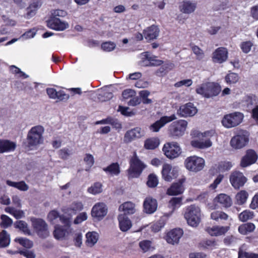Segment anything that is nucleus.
I'll list each match as a JSON object with an SVG mask.
<instances>
[{
	"mask_svg": "<svg viewBox=\"0 0 258 258\" xmlns=\"http://www.w3.org/2000/svg\"><path fill=\"white\" fill-rule=\"evenodd\" d=\"M221 91V86L214 82H207L198 86L196 89L197 94L206 98L218 96Z\"/></svg>",
	"mask_w": 258,
	"mask_h": 258,
	"instance_id": "f257e3e1",
	"label": "nucleus"
},
{
	"mask_svg": "<svg viewBox=\"0 0 258 258\" xmlns=\"http://www.w3.org/2000/svg\"><path fill=\"white\" fill-rule=\"evenodd\" d=\"M201 212L200 208L195 205L187 207L184 213V218L188 224L192 227H197L201 222Z\"/></svg>",
	"mask_w": 258,
	"mask_h": 258,
	"instance_id": "f03ea898",
	"label": "nucleus"
},
{
	"mask_svg": "<svg viewBox=\"0 0 258 258\" xmlns=\"http://www.w3.org/2000/svg\"><path fill=\"white\" fill-rule=\"evenodd\" d=\"M43 132L44 128L41 125L32 127L27 134V147L30 148L40 144L43 141Z\"/></svg>",
	"mask_w": 258,
	"mask_h": 258,
	"instance_id": "7ed1b4c3",
	"label": "nucleus"
},
{
	"mask_svg": "<svg viewBox=\"0 0 258 258\" xmlns=\"http://www.w3.org/2000/svg\"><path fill=\"white\" fill-rule=\"evenodd\" d=\"M187 122L184 120L173 122L168 127V133L170 137L177 139L182 136L186 128Z\"/></svg>",
	"mask_w": 258,
	"mask_h": 258,
	"instance_id": "20e7f679",
	"label": "nucleus"
},
{
	"mask_svg": "<svg viewBox=\"0 0 258 258\" xmlns=\"http://www.w3.org/2000/svg\"><path fill=\"white\" fill-rule=\"evenodd\" d=\"M243 113L239 112L225 114L221 121L222 125L226 128H230L238 125L243 119Z\"/></svg>",
	"mask_w": 258,
	"mask_h": 258,
	"instance_id": "39448f33",
	"label": "nucleus"
},
{
	"mask_svg": "<svg viewBox=\"0 0 258 258\" xmlns=\"http://www.w3.org/2000/svg\"><path fill=\"white\" fill-rule=\"evenodd\" d=\"M204 165V159L196 156L188 157L184 161L185 168L191 172H198L203 169Z\"/></svg>",
	"mask_w": 258,
	"mask_h": 258,
	"instance_id": "423d86ee",
	"label": "nucleus"
},
{
	"mask_svg": "<svg viewBox=\"0 0 258 258\" xmlns=\"http://www.w3.org/2000/svg\"><path fill=\"white\" fill-rule=\"evenodd\" d=\"M249 137V134L247 131L241 130L231 138L230 145L235 149H241L248 144Z\"/></svg>",
	"mask_w": 258,
	"mask_h": 258,
	"instance_id": "0eeeda50",
	"label": "nucleus"
},
{
	"mask_svg": "<svg viewBox=\"0 0 258 258\" xmlns=\"http://www.w3.org/2000/svg\"><path fill=\"white\" fill-rule=\"evenodd\" d=\"M32 227L41 238H45L49 235L48 225L45 221L40 218H33L31 220Z\"/></svg>",
	"mask_w": 258,
	"mask_h": 258,
	"instance_id": "6e6552de",
	"label": "nucleus"
},
{
	"mask_svg": "<svg viewBox=\"0 0 258 258\" xmlns=\"http://www.w3.org/2000/svg\"><path fill=\"white\" fill-rule=\"evenodd\" d=\"M145 167L135 154L130 160V167L128 170L129 176L132 178L139 177Z\"/></svg>",
	"mask_w": 258,
	"mask_h": 258,
	"instance_id": "1a4fd4ad",
	"label": "nucleus"
},
{
	"mask_svg": "<svg viewBox=\"0 0 258 258\" xmlns=\"http://www.w3.org/2000/svg\"><path fill=\"white\" fill-rule=\"evenodd\" d=\"M162 150L167 158L172 159L179 156L181 148L177 142H169L164 144Z\"/></svg>",
	"mask_w": 258,
	"mask_h": 258,
	"instance_id": "9d476101",
	"label": "nucleus"
},
{
	"mask_svg": "<svg viewBox=\"0 0 258 258\" xmlns=\"http://www.w3.org/2000/svg\"><path fill=\"white\" fill-rule=\"evenodd\" d=\"M229 180L234 189H239L244 186L247 179L242 172L235 171L230 175Z\"/></svg>",
	"mask_w": 258,
	"mask_h": 258,
	"instance_id": "9b49d317",
	"label": "nucleus"
},
{
	"mask_svg": "<svg viewBox=\"0 0 258 258\" xmlns=\"http://www.w3.org/2000/svg\"><path fill=\"white\" fill-rule=\"evenodd\" d=\"M162 178L166 181H171L176 178L178 174V171L176 167L172 168L169 164H164L161 171Z\"/></svg>",
	"mask_w": 258,
	"mask_h": 258,
	"instance_id": "f8f14e48",
	"label": "nucleus"
},
{
	"mask_svg": "<svg viewBox=\"0 0 258 258\" xmlns=\"http://www.w3.org/2000/svg\"><path fill=\"white\" fill-rule=\"evenodd\" d=\"M185 181V178H181L177 182H173L167 189L166 194L169 196H177L182 194L185 189L183 183Z\"/></svg>",
	"mask_w": 258,
	"mask_h": 258,
	"instance_id": "ddd939ff",
	"label": "nucleus"
},
{
	"mask_svg": "<svg viewBox=\"0 0 258 258\" xmlns=\"http://www.w3.org/2000/svg\"><path fill=\"white\" fill-rule=\"evenodd\" d=\"M107 213L106 205L103 203H97L92 208L91 216L97 220H101Z\"/></svg>",
	"mask_w": 258,
	"mask_h": 258,
	"instance_id": "4468645a",
	"label": "nucleus"
},
{
	"mask_svg": "<svg viewBox=\"0 0 258 258\" xmlns=\"http://www.w3.org/2000/svg\"><path fill=\"white\" fill-rule=\"evenodd\" d=\"M197 112V108L192 103L188 102L180 106L177 110V114L180 117L192 116Z\"/></svg>",
	"mask_w": 258,
	"mask_h": 258,
	"instance_id": "2eb2a0df",
	"label": "nucleus"
},
{
	"mask_svg": "<svg viewBox=\"0 0 258 258\" xmlns=\"http://www.w3.org/2000/svg\"><path fill=\"white\" fill-rule=\"evenodd\" d=\"M46 22L48 27L56 31H63L69 27L67 22H62L55 17L50 16Z\"/></svg>",
	"mask_w": 258,
	"mask_h": 258,
	"instance_id": "dca6fc26",
	"label": "nucleus"
},
{
	"mask_svg": "<svg viewBox=\"0 0 258 258\" xmlns=\"http://www.w3.org/2000/svg\"><path fill=\"white\" fill-rule=\"evenodd\" d=\"M113 97L112 90L105 86L99 90L94 96V101L97 102H103L109 100Z\"/></svg>",
	"mask_w": 258,
	"mask_h": 258,
	"instance_id": "f3484780",
	"label": "nucleus"
},
{
	"mask_svg": "<svg viewBox=\"0 0 258 258\" xmlns=\"http://www.w3.org/2000/svg\"><path fill=\"white\" fill-rule=\"evenodd\" d=\"M176 119V115L173 114L171 115L164 116L161 117L159 120L155 121L151 124L149 128L151 131L154 132H158L160 129L164 126L166 123L172 121Z\"/></svg>",
	"mask_w": 258,
	"mask_h": 258,
	"instance_id": "a211bd4d",
	"label": "nucleus"
},
{
	"mask_svg": "<svg viewBox=\"0 0 258 258\" xmlns=\"http://www.w3.org/2000/svg\"><path fill=\"white\" fill-rule=\"evenodd\" d=\"M257 159V155L252 149L246 151L245 155L241 158L240 166L242 167H246L254 164Z\"/></svg>",
	"mask_w": 258,
	"mask_h": 258,
	"instance_id": "6ab92c4d",
	"label": "nucleus"
},
{
	"mask_svg": "<svg viewBox=\"0 0 258 258\" xmlns=\"http://www.w3.org/2000/svg\"><path fill=\"white\" fill-rule=\"evenodd\" d=\"M183 235V230L180 228H175L168 232L165 239L167 243L171 244H177Z\"/></svg>",
	"mask_w": 258,
	"mask_h": 258,
	"instance_id": "aec40b11",
	"label": "nucleus"
},
{
	"mask_svg": "<svg viewBox=\"0 0 258 258\" xmlns=\"http://www.w3.org/2000/svg\"><path fill=\"white\" fill-rule=\"evenodd\" d=\"M228 53L227 48L219 47L213 53L212 60L215 63H222L227 59Z\"/></svg>",
	"mask_w": 258,
	"mask_h": 258,
	"instance_id": "412c9836",
	"label": "nucleus"
},
{
	"mask_svg": "<svg viewBox=\"0 0 258 258\" xmlns=\"http://www.w3.org/2000/svg\"><path fill=\"white\" fill-rule=\"evenodd\" d=\"M158 203L157 200L149 196L145 198L143 203L144 212L147 214L154 213L157 210Z\"/></svg>",
	"mask_w": 258,
	"mask_h": 258,
	"instance_id": "4be33fe9",
	"label": "nucleus"
},
{
	"mask_svg": "<svg viewBox=\"0 0 258 258\" xmlns=\"http://www.w3.org/2000/svg\"><path fill=\"white\" fill-rule=\"evenodd\" d=\"M213 202L216 205L220 206L225 208L230 207L232 204L231 198L225 194L218 195L214 199Z\"/></svg>",
	"mask_w": 258,
	"mask_h": 258,
	"instance_id": "5701e85b",
	"label": "nucleus"
},
{
	"mask_svg": "<svg viewBox=\"0 0 258 258\" xmlns=\"http://www.w3.org/2000/svg\"><path fill=\"white\" fill-rule=\"evenodd\" d=\"M159 29L157 26L153 25L144 30L143 34L147 41L156 39L159 35Z\"/></svg>",
	"mask_w": 258,
	"mask_h": 258,
	"instance_id": "b1692460",
	"label": "nucleus"
},
{
	"mask_svg": "<svg viewBox=\"0 0 258 258\" xmlns=\"http://www.w3.org/2000/svg\"><path fill=\"white\" fill-rule=\"evenodd\" d=\"M118 210L122 212V215H125L126 216L133 215L136 212V205L130 201L125 202L119 206Z\"/></svg>",
	"mask_w": 258,
	"mask_h": 258,
	"instance_id": "393cba45",
	"label": "nucleus"
},
{
	"mask_svg": "<svg viewBox=\"0 0 258 258\" xmlns=\"http://www.w3.org/2000/svg\"><path fill=\"white\" fill-rule=\"evenodd\" d=\"M229 229V226H214L207 227L206 231L212 236H218L224 235Z\"/></svg>",
	"mask_w": 258,
	"mask_h": 258,
	"instance_id": "a878e982",
	"label": "nucleus"
},
{
	"mask_svg": "<svg viewBox=\"0 0 258 258\" xmlns=\"http://www.w3.org/2000/svg\"><path fill=\"white\" fill-rule=\"evenodd\" d=\"M142 136L141 128L136 127L126 132L124 135V141L125 142L129 143L136 139L141 138Z\"/></svg>",
	"mask_w": 258,
	"mask_h": 258,
	"instance_id": "bb28decb",
	"label": "nucleus"
},
{
	"mask_svg": "<svg viewBox=\"0 0 258 258\" xmlns=\"http://www.w3.org/2000/svg\"><path fill=\"white\" fill-rule=\"evenodd\" d=\"M197 8V3L189 1H183L179 6L181 12L189 14L193 13Z\"/></svg>",
	"mask_w": 258,
	"mask_h": 258,
	"instance_id": "cd10ccee",
	"label": "nucleus"
},
{
	"mask_svg": "<svg viewBox=\"0 0 258 258\" xmlns=\"http://www.w3.org/2000/svg\"><path fill=\"white\" fill-rule=\"evenodd\" d=\"M16 148L15 142L9 140L0 139V153L13 151Z\"/></svg>",
	"mask_w": 258,
	"mask_h": 258,
	"instance_id": "c85d7f7f",
	"label": "nucleus"
},
{
	"mask_svg": "<svg viewBox=\"0 0 258 258\" xmlns=\"http://www.w3.org/2000/svg\"><path fill=\"white\" fill-rule=\"evenodd\" d=\"M119 227L122 232H126L132 226V223L130 219L125 215L119 214L118 216Z\"/></svg>",
	"mask_w": 258,
	"mask_h": 258,
	"instance_id": "c756f323",
	"label": "nucleus"
},
{
	"mask_svg": "<svg viewBox=\"0 0 258 258\" xmlns=\"http://www.w3.org/2000/svg\"><path fill=\"white\" fill-rule=\"evenodd\" d=\"M160 66V68L156 72V74L158 76L165 75L168 72L174 68V64L169 61H163V63Z\"/></svg>",
	"mask_w": 258,
	"mask_h": 258,
	"instance_id": "7c9ffc66",
	"label": "nucleus"
},
{
	"mask_svg": "<svg viewBox=\"0 0 258 258\" xmlns=\"http://www.w3.org/2000/svg\"><path fill=\"white\" fill-rule=\"evenodd\" d=\"M255 228L254 224L251 222L242 224L238 227V232L242 235H247V234L253 232Z\"/></svg>",
	"mask_w": 258,
	"mask_h": 258,
	"instance_id": "2f4dec72",
	"label": "nucleus"
},
{
	"mask_svg": "<svg viewBox=\"0 0 258 258\" xmlns=\"http://www.w3.org/2000/svg\"><path fill=\"white\" fill-rule=\"evenodd\" d=\"M239 79L240 77L238 74L231 71H229L224 78L225 83L230 86L236 84Z\"/></svg>",
	"mask_w": 258,
	"mask_h": 258,
	"instance_id": "473e14b6",
	"label": "nucleus"
},
{
	"mask_svg": "<svg viewBox=\"0 0 258 258\" xmlns=\"http://www.w3.org/2000/svg\"><path fill=\"white\" fill-rule=\"evenodd\" d=\"M85 241L87 246L92 247L97 243L98 240V235L96 232H88L86 234Z\"/></svg>",
	"mask_w": 258,
	"mask_h": 258,
	"instance_id": "72a5a7b5",
	"label": "nucleus"
},
{
	"mask_svg": "<svg viewBox=\"0 0 258 258\" xmlns=\"http://www.w3.org/2000/svg\"><path fill=\"white\" fill-rule=\"evenodd\" d=\"M68 233L69 231H67V229H64L61 226L57 225L54 227L53 235L55 239L60 240L64 238L66 234Z\"/></svg>",
	"mask_w": 258,
	"mask_h": 258,
	"instance_id": "f704fd0d",
	"label": "nucleus"
},
{
	"mask_svg": "<svg viewBox=\"0 0 258 258\" xmlns=\"http://www.w3.org/2000/svg\"><path fill=\"white\" fill-rule=\"evenodd\" d=\"M217 245L215 239H205L199 243V247L203 249H213Z\"/></svg>",
	"mask_w": 258,
	"mask_h": 258,
	"instance_id": "c9c22d12",
	"label": "nucleus"
},
{
	"mask_svg": "<svg viewBox=\"0 0 258 258\" xmlns=\"http://www.w3.org/2000/svg\"><path fill=\"white\" fill-rule=\"evenodd\" d=\"M11 241L10 235L6 230H3L0 232V248L8 246Z\"/></svg>",
	"mask_w": 258,
	"mask_h": 258,
	"instance_id": "e433bc0d",
	"label": "nucleus"
},
{
	"mask_svg": "<svg viewBox=\"0 0 258 258\" xmlns=\"http://www.w3.org/2000/svg\"><path fill=\"white\" fill-rule=\"evenodd\" d=\"M159 144V140L158 138H150L145 141L144 147L146 149L154 150L158 147Z\"/></svg>",
	"mask_w": 258,
	"mask_h": 258,
	"instance_id": "4c0bfd02",
	"label": "nucleus"
},
{
	"mask_svg": "<svg viewBox=\"0 0 258 258\" xmlns=\"http://www.w3.org/2000/svg\"><path fill=\"white\" fill-rule=\"evenodd\" d=\"M144 55L146 59L149 61V65L151 66H160L163 63V61L157 59V57L155 55L151 56L148 52H145Z\"/></svg>",
	"mask_w": 258,
	"mask_h": 258,
	"instance_id": "58836bf2",
	"label": "nucleus"
},
{
	"mask_svg": "<svg viewBox=\"0 0 258 258\" xmlns=\"http://www.w3.org/2000/svg\"><path fill=\"white\" fill-rule=\"evenodd\" d=\"M83 209V205L81 202L75 201L73 202L68 207L67 210L74 214H76L78 212H80Z\"/></svg>",
	"mask_w": 258,
	"mask_h": 258,
	"instance_id": "ea45409f",
	"label": "nucleus"
},
{
	"mask_svg": "<svg viewBox=\"0 0 258 258\" xmlns=\"http://www.w3.org/2000/svg\"><path fill=\"white\" fill-rule=\"evenodd\" d=\"M159 183L157 175L154 173H150L147 178L146 184L150 188L156 187Z\"/></svg>",
	"mask_w": 258,
	"mask_h": 258,
	"instance_id": "a19ab883",
	"label": "nucleus"
},
{
	"mask_svg": "<svg viewBox=\"0 0 258 258\" xmlns=\"http://www.w3.org/2000/svg\"><path fill=\"white\" fill-rule=\"evenodd\" d=\"M248 197V194L247 192L244 190H242L236 194L235 199L237 204L241 205L244 204L246 202Z\"/></svg>",
	"mask_w": 258,
	"mask_h": 258,
	"instance_id": "79ce46f5",
	"label": "nucleus"
},
{
	"mask_svg": "<svg viewBox=\"0 0 258 258\" xmlns=\"http://www.w3.org/2000/svg\"><path fill=\"white\" fill-rule=\"evenodd\" d=\"M212 145V142L209 139L206 140L204 142L194 141L191 142V145L199 149L209 148Z\"/></svg>",
	"mask_w": 258,
	"mask_h": 258,
	"instance_id": "37998d69",
	"label": "nucleus"
},
{
	"mask_svg": "<svg viewBox=\"0 0 258 258\" xmlns=\"http://www.w3.org/2000/svg\"><path fill=\"white\" fill-rule=\"evenodd\" d=\"M88 192L93 195L99 194L102 191V184L99 182H95L91 186L89 187Z\"/></svg>",
	"mask_w": 258,
	"mask_h": 258,
	"instance_id": "c03bdc74",
	"label": "nucleus"
},
{
	"mask_svg": "<svg viewBox=\"0 0 258 258\" xmlns=\"http://www.w3.org/2000/svg\"><path fill=\"white\" fill-rule=\"evenodd\" d=\"M14 227L23 231L25 234H30V230L28 227V224L24 221H17L14 223Z\"/></svg>",
	"mask_w": 258,
	"mask_h": 258,
	"instance_id": "a18cd8bd",
	"label": "nucleus"
},
{
	"mask_svg": "<svg viewBox=\"0 0 258 258\" xmlns=\"http://www.w3.org/2000/svg\"><path fill=\"white\" fill-rule=\"evenodd\" d=\"M182 198L181 197H174L171 199L169 202V207L175 210L179 208L182 205Z\"/></svg>",
	"mask_w": 258,
	"mask_h": 258,
	"instance_id": "49530a36",
	"label": "nucleus"
},
{
	"mask_svg": "<svg viewBox=\"0 0 258 258\" xmlns=\"http://www.w3.org/2000/svg\"><path fill=\"white\" fill-rule=\"evenodd\" d=\"M253 216V212L245 210L239 214L238 218L240 221L244 222L252 219Z\"/></svg>",
	"mask_w": 258,
	"mask_h": 258,
	"instance_id": "de8ad7c7",
	"label": "nucleus"
},
{
	"mask_svg": "<svg viewBox=\"0 0 258 258\" xmlns=\"http://www.w3.org/2000/svg\"><path fill=\"white\" fill-rule=\"evenodd\" d=\"M211 218L216 221L219 219L226 220L228 218V215L224 212L216 211L211 214Z\"/></svg>",
	"mask_w": 258,
	"mask_h": 258,
	"instance_id": "09e8293b",
	"label": "nucleus"
},
{
	"mask_svg": "<svg viewBox=\"0 0 258 258\" xmlns=\"http://www.w3.org/2000/svg\"><path fill=\"white\" fill-rule=\"evenodd\" d=\"M232 167V164L230 161H224L219 163L217 168L220 172H225L229 170Z\"/></svg>",
	"mask_w": 258,
	"mask_h": 258,
	"instance_id": "8fccbe9b",
	"label": "nucleus"
},
{
	"mask_svg": "<svg viewBox=\"0 0 258 258\" xmlns=\"http://www.w3.org/2000/svg\"><path fill=\"white\" fill-rule=\"evenodd\" d=\"M2 222L0 226L3 228H7L12 225L13 221L11 218L6 215H2L1 216Z\"/></svg>",
	"mask_w": 258,
	"mask_h": 258,
	"instance_id": "3c124183",
	"label": "nucleus"
},
{
	"mask_svg": "<svg viewBox=\"0 0 258 258\" xmlns=\"http://www.w3.org/2000/svg\"><path fill=\"white\" fill-rule=\"evenodd\" d=\"M165 225V222L163 219H159L154 223L151 226L152 231L154 232L159 231Z\"/></svg>",
	"mask_w": 258,
	"mask_h": 258,
	"instance_id": "603ef678",
	"label": "nucleus"
},
{
	"mask_svg": "<svg viewBox=\"0 0 258 258\" xmlns=\"http://www.w3.org/2000/svg\"><path fill=\"white\" fill-rule=\"evenodd\" d=\"M15 241L18 242L20 244L26 248H31L33 246L32 241L27 238H18L15 239Z\"/></svg>",
	"mask_w": 258,
	"mask_h": 258,
	"instance_id": "864d4df0",
	"label": "nucleus"
},
{
	"mask_svg": "<svg viewBox=\"0 0 258 258\" xmlns=\"http://www.w3.org/2000/svg\"><path fill=\"white\" fill-rule=\"evenodd\" d=\"M253 46V43L250 41H246L241 43L240 47L243 52L248 53Z\"/></svg>",
	"mask_w": 258,
	"mask_h": 258,
	"instance_id": "5fc2aeb1",
	"label": "nucleus"
},
{
	"mask_svg": "<svg viewBox=\"0 0 258 258\" xmlns=\"http://www.w3.org/2000/svg\"><path fill=\"white\" fill-rule=\"evenodd\" d=\"M38 7L37 3H33L30 5L29 7L27 8V12L26 14V18L29 19L35 14V11Z\"/></svg>",
	"mask_w": 258,
	"mask_h": 258,
	"instance_id": "6e6d98bb",
	"label": "nucleus"
},
{
	"mask_svg": "<svg viewBox=\"0 0 258 258\" xmlns=\"http://www.w3.org/2000/svg\"><path fill=\"white\" fill-rule=\"evenodd\" d=\"M10 71L11 72L15 75L19 74V77L23 78H26L28 76L24 72L21 71V70L14 65L10 66Z\"/></svg>",
	"mask_w": 258,
	"mask_h": 258,
	"instance_id": "4d7b16f0",
	"label": "nucleus"
},
{
	"mask_svg": "<svg viewBox=\"0 0 258 258\" xmlns=\"http://www.w3.org/2000/svg\"><path fill=\"white\" fill-rule=\"evenodd\" d=\"M73 241L75 246L81 247L82 244V234L81 232L76 233L73 238Z\"/></svg>",
	"mask_w": 258,
	"mask_h": 258,
	"instance_id": "13d9d810",
	"label": "nucleus"
},
{
	"mask_svg": "<svg viewBox=\"0 0 258 258\" xmlns=\"http://www.w3.org/2000/svg\"><path fill=\"white\" fill-rule=\"evenodd\" d=\"M151 245V242L150 240H144L143 241H141L139 243V246L140 248L144 251L147 252L148 251Z\"/></svg>",
	"mask_w": 258,
	"mask_h": 258,
	"instance_id": "bf43d9fd",
	"label": "nucleus"
},
{
	"mask_svg": "<svg viewBox=\"0 0 258 258\" xmlns=\"http://www.w3.org/2000/svg\"><path fill=\"white\" fill-rule=\"evenodd\" d=\"M191 48L194 53L196 55L197 59H201L204 57V53L203 51L199 46L194 45Z\"/></svg>",
	"mask_w": 258,
	"mask_h": 258,
	"instance_id": "052dcab7",
	"label": "nucleus"
},
{
	"mask_svg": "<svg viewBox=\"0 0 258 258\" xmlns=\"http://www.w3.org/2000/svg\"><path fill=\"white\" fill-rule=\"evenodd\" d=\"M87 215L86 212H82L80 213L75 219L74 223L78 224L82 223L87 219Z\"/></svg>",
	"mask_w": 258,
	"mask_h": 258,
	"instance_id": "680f3d73",
	"label": "nucleus"
},
{
	"mask_svg": "<svg viewBox=\"0 0 258 258\" xmlns=\"http://www.w3.org/2000/svg\"><path fill=\"white\" fill-rule=\"evenodd\" d=\"M243 256L245 258H258V254L247 252H243L241 250H239L238 258H242Z\"/></svg>",
	"mask_w": 258,
	"mask_h": 258,
	"instance_id": "e2e57ef3",
	"label": "nucleus"
},
{
	"mask_svg": "<svg viewBox=\"0 0 258 258\" xmlns=\"http://www.w3.org/2000/svg\"><path fill=\"white\" fill-rule=\"evenodd\" d=\"M129 108L127 107H123L119 105L118 111H120L121 114L126 116H131L134 114V113L132 111H129Z\"/></svg>",
	"mask_w": 258,
	"mask_h": 258,
	"instance_id": "0e129e2a",
	"label": "nucleus"
},
{
	"mask_svg": "<svg viewBox=\"0 0 258 258\" xmlns=\"http://www.w3.org/2000/svg\"><path fill=\"white\" fill-rule=\"evenodd\" d=\"M84 161L88 165L89 168H91L94 164V159L93 156L90 154H86L84 158Z\"/></svg>",
	"mask_w": 258,
	"mask_h": 258,
	"instance_id": "69168bd1",
	"label": "nucleus"
},
{
	"mask_svg": "<svg viewBox=\"0 0 258 258\" xmlns=\"http://www.w3.org/2000/svg\"><path fill=\"white\" fill-rule=\"evenodd\" d=\"M59 220L62 224L64 225V226L69 229L71 225V221L70 217H67L63 215H61L59 216Z\"/></svg>",
	"mask_w": 258,
	"mask_h": 258,
	"instance_id": "338daca9",
	"label": "nucleus"
},
{
	"mask_svg": "<svg viewBox=\"0 0 258 258\" xmlns=\"http://www.w3.org/2000/svg\"><path fill=\"white\" fill-rule=\"evenodd\" d=\"M192 84V81L191 79H186L183 80L176 82L174 84V86L176 88L180 87L182 86H185L186 87L190 86Z\"/></svg>",
	"mask_w": 258,
	"mask_h": 258,
	"instance_id": "774afa93",
	"label": "nucleus"
}]
</instances>
